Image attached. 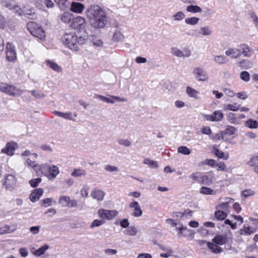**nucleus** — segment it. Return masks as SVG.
Masks as SVG:
<instances>
[{
	"label": "nucleus",
	"instance_id": "f257e3e1",
	"mask_svg": "<svg viewBox=\"0 0 258 258\" xmlns=\"http://www.w3.org/2000/svg\"><path fill=\"white\" fill-rule=\"evenodd\" d=\"M86 23L83 17H74L70 26L75 30L78 38V43L82 45L88 38L86 30Z\"/></svg>",
	"mask_w": 258,
	"mask_h": 258
},
{
	"label": "nucleus",
	"instance_id": "f03ea898",
	"mask_svg": "<svg viewBox=\"0 0 258 258\" xmlns=\"http://www.w3.org/2000/svg\"><path fill=\"white\" fill-rule=\"evenodd\" d=\"M87 16H107L112 15L109 9L97 5H91L86 11Z\"/></svg>",
	"mask_w": 258,
	"mask_h": 258
},
{
	"label": "nucleus",
	"instance_id": "7ed1b4c3",
	"mask_svg": "<svg viewBox=\"0 0 258 258\" xmlns=\"http://www.w3.org/2000/svg\"><path fill=\"white\" fill-rule=\"evenodd\" d=\"M61 40L63 44L68 48L73 51H78L79 47L77 45L78 38L75 32L66 33L62 37Z\"/></svg>",
	"mask_w": 258,
	"mask_h": 258
},
{
	"label": "nucleus",
	"instance_id": "20e7f679",
	"mask_svg": "<svg viewBox=\"0 0 258 258\" xmlns=\"http://www.w3.org/2000/svg\"><path fill=\"white\" fill-rule=\"evenodd\" d=\"M107 17H90V25L95 28H103L107 23Z\"/></svg>",
	"mask_w": 258,
	"mask_h": 258
},
{
	"label": "nucleus",
	"instance_id": "39448f33",
	"mask_svg": "<svg viewBox=\"0 0 258 258\" xmlns=\"http://www.w3.org/2000/svg\"><path fill=\"white\" fill-rule=\"evenodd\" d=\"M98 214L99 218L102 219L111 220L117 215L118 212L116 210L101 209L98 210Z\"/></svg>",
	"mask_w": 258,
	"mask_h": 258
},
{
	"label": "nucleus",
	"instance_id": "423d86ee",
	"mask_svg": "<svg viewBox=\"0 0 258 258\" xmlns=\"http://www.w3.org/2000/svg\"><path fill=\"white\" fill-rule=\"evenodd\" d=\"M192 74L199 81H206L209 79L206 72L201 67H195L193 69Z\"/></svg>",
	"mask_w": 258,
	"mask_h": 258
},
{
	"label": "nucleus",
	"instance_id": "0eeeda50",
	"mask_svg": "<svg viewBox=\"0 0 258 258\" xmlns=\"http://www.w3.org/2000/svg\"><path fill=\"white\" fill-rule=\"evenodd\" d=\"M2 5L3 7L10 10L14 9V10L16 12V14L20 16L23 15L21 9L19 6L16 5V3L14 0L4 1L2 2Z\"/></svg>",
	"mask_w": 258,
	"mask_h": 258
},
{
	"label": "nucleus",
	"instance_id": "6e6552de",
	"mask_svg": "<svg viewBox=\"0 0 258 258\" xmlns=\"http://www.w3.org/2000/svg\"><path fill=\"white\" fill-rule=\"evenodd\" d=\"M228 239L232 240V235L231 233L227 236H224L222 235H217L212 239V241L215 244L218 245H223L226 243L228 241Z\"/></svg>",
	"mask_w": 258,
	"mask_h": 258
},
{
	"label": "nucleus",
	"instance_id": "1a4fd4ad",
	"mask_svg": "<svg viewBox=\"0 0 258 258\" xmlns=\"http://www.w3.org/2000/svg\"><path fill=\"white\" fill-rule=\"evenodd\" d=\"M223 117V114L220 110L215 111L212 115L205 114L204 118L211 121H218Z\"/></svg>",
	"mask_w": 258,
	"mask_h": 258
},
{
	"label": "nucleus",
	"instance_id": "9d476101",
	"mask_svg": "<svg viewBox=\"0 0 258 258\" xmlns=\"http://www.w3.org/2000/svg\"><path fill=\"white\" fill-rule=\"evenodd\" d=\"M238 47L240 55L243 54L244 56L249 57H250L254 53L253 50L249 47L247 44H241Z\"/></svg>",
	"mask_w": 258,
	"mask_h": 258
},
{
	"label": "nucleus",
	"instance_id": "9b49d317",
	"mask_svg": "<svg viewBox=\"0 0 258 258\" xmlns=\"http://www.w3.org/2000/svg\"><path fill=\"white\" fill-rule=\"evenodd\" d=\"M129 207L133 208L132 215L135 217H139L142 215L143 211L138 203L136 201L133 202L130 204Z\"/></svg>",
	"mask_w": 258,
	"mask_h": 258
},
{
	"label": "nucleus",
	"instance_id": "f8f14e48",
	"mask_svg": "<svg viewBox=\"0 0 258 258\" xmlns=\"http://www.w3.org/2000/svg\"><path fill=\"white\" fill-rule=\"evenodd\" d=\"M16 184L15 177L11 174H8L6 176L5 185L6 187L10 190L13 189Z\"/></svg>",
	"mask_w": 258,
	"mask_h": 258
},
{
	"label": "nucleus",
	"instance_id": "ddd939ff",
	"mask_svg": "<svg viewBox=\"0 0 258 258\" xmlns=\"http://www.w3.org/2000/svg\"><path fill=\"white\" fill-rule=\"evenodd\" d=\"M17 148V144L12 142L7 143L5 148L2 149V152L8 155L11 156L14 154V151Z\"/></svg>",
	"mask_w": 258,
	"mask_h": 258
},
{
	"label": "nucleus",
	"instance_id": "4468645a",
	"mask_svg": "<svg viewBox=\"0 0 258 258\" xmlns=\"http://www.w3.org/2000/svg\"><path fill=\"white\" fill-rule=\"evenodd\" d=\"M43 189L41 188H37L32 191L30 195V199L31 202H35L38 201L42 195Z\"/></svg>",
	"mask_w": 258,
	"mask_h": 258
},
{
	"label": "nucleus",
	"instance_id": "2eb2a0df",
	"mask_svg": "<svg viewBox=\"0 0 258 258\" xmlns=\"http://www.w3.org/2000/svg\"><path fill=\"white\" fill-rule=\"evenodd\" d=\"M227 56H230L232 58H236L240 56L239 48H230L225 51Z\"/></svg>",
	"mask_w": 258,
	"mask_h": 258
},
{
	"label": "nucleus",
	"instance_id": "dca6fc26",
	"mask_svg": "<svg viewBox=\"0 0 258 258\" xmlns=\"http://www.w3.org/2000/svg\"><path fill=\"white\" fill-rule=\"evenodd\" d=\"M112 40L114 42L121 41L124 39V35L119 30H113L112 31Z\"/></svg>",
	"mask_w": 258,
	"mask_h": 258
},
{
	"label": "nucleus",
	"instance_id": "f3484780",
	"mask_svg": "<svg viewBox=\"0 0 258 258\" xmlns=\"http://www.w3.org/2000/svg\"><path fill=\"white\" fill-rule=\"evenodd\" d=\"M178 230V234L182 235L183 236H189L193 235L195 233L192 230L188 229L186 227L182 225L179 228H176Z\"/></svg>",
	"mask_w": 258,
	"mask_h": 258
},
{
	"label": "nucleus",
	"instance_id": "a211bd4d",
	"mask_svg": "<svg viewBox=\"0 0 258 258\" xmlns=\"http://www.w3.org/2000/svg\"><path fill=\"white\" fill-rule=\"evenodd\" d=\"M84 6L79 3L73 2L71 6V10L75 13L80 14L84 9Z\"/></svg>",
	"mask_w": 258,
	"mask_h": 258
},
{
	"label": "nucleus",
	"instance_id": "6ab92c4d",
	"mask_svg": "<svg viewBox=\"0 0 258 258\" xmlns=\"http://www.w3.org/2000/svg\"><path fill=\"white\" fill-rule=\"evenodd\" d=\"M45 168L48 169L49 174L53 177L55 178L59 173L58 168L55 165L48 166L47 165H43L41 168Z\"/></svg>",
	"mask_w": 258,
	"mask_h": 258
},
{
	"label": "nucleus",
	"instance_id": "aec40b11",
	"mask_svg": "<svg viewBox=\"0 0 258 258\" xmlns=\"http://www.w3.org/2000/svg\"><path fill=\"white\" fill-rule=\"evenodd\" d=\"M186 93L190 97L194 98L196 100L200 99L198 96L199 92L189 86H187L186 88Z\"/></svg>",
	"mask_w": 258,
	"mask_h": 258
},
{
	"label": "nucleus",
	"instance_id": "412c9836",
	"mask_svg": "<svg viewBox=\"0 0 258 258\" xmlns=\"http://www.w3.org/2000/svg\"><path fill=\"white\" fill-rule=\"evenodd\" d=\"M213 60L216 63L218 64H225L228 61L227 57L222 55H215L213 58Z\"/></svg>",
	"mask_w": 258,
	"mask_h": 258
},
{
	"label": "nucleus",
	"instance_id": "4be33fe9",
	"mask_svg": "<svg viewBox=\"0 0 258 258\" xmlns=\"http://www.w3.org/2000/svg\"><path fill=\"white\" fill-rule=\"evenodd\" d=\"M31 34L38 37L40 40H43L45 38V31L40 27L37 28L35 31H32Z\"/></svg>",
	"mask_w": 258,
	"mask_h": 258
},
{
	"label": "nucleus",
	"instance_id": "5701e85b",
	"mask_svg": "<svg viewBox=\"0 0 258 258\" xmlns=\"http://www.w3.org/2000/svg\"><path fill=\"white\" fill-rule=\"evenodd\" d=\"M237 64L241 69H248L252 65L251 62L247 59H242L237 62Z\"/></svg>",
	"mask_w": 258,
	"mask_h": 258
},
{
	"label": "nucleus",
	"instance_id": "b1692460",
	"mask_svg": "<svg viewBox=\"0 0 258 258\" xmlns=\"http://www.w3.org/2000/svg\"><path fill=\"white\" fill-rule=\"evenodd\" d=\"M207 246L214 253H219L223 251L221 247L219 246L218 244L210 242H207Z\"/></svg>",
	"mask_w": 258,
	"mask_h": 258
},
{
	"label": "nucleus",
	"instance_id": "393cba45",
	"mask_svg": "<svg viewBox=\"0 0 258 258\" xmlns=\"http://www.w3.org/2000/svg\"><path fill=\"white\" fill-rule=\"evenodd\" d=\"M104 195L105 193L103 191L99 189L94 190L91 194V196L92 198L97 199L98 201H102L103 199Z\"/></svg>",
	"mask_w": 258,
	"mask_h": 258
},
{
	"label": "nucleus",
	"instance_id": "a878e982",
	"mask_svg": "<svg viewBox=\"0 0 258 258\" xmlns=\"http://www.w3.org/2000/svg\"><path fill=\"white\" fill-rule=\"evenodd\" d=\"M45 62L47 66L53 71L58 73L61 72V67L55 62L50 60H46Z\"/></svg>",
	"mask_w": 258,
	"mask_h": 258
},
{
	"label": "nucleus",
	"instance_id": "bb28decb",
	"mask_svg": "<svg viewBox=\"0 0 258 258\" xmlns=\"http://www.w3.org/2000/svg\"><path fill=\"white\" fill-rule=\"evenodd\" d=\"M86 174V171L84 169L80 168L75 169L71 173V175L75 177L85 176Z\"/></svg>",
	"mask_w": 258,
	"mask_h": 258
},
{
	"label": "nucleus",
	"instance_id": "cd10ccee",
	"mask_svg": "<svg viewBox=\"0 0 258 258\" xmlns=\"http://www.w3.org/2000/svg\"><path fill=\"white\" fill-rule=\"evenodd\" d=\"M48 248L49 245L47 244H44L33 252L32 251V249H31V251L33 252V253L36 256H40L44 253L45 251Z\"/></svg>",
	"mask_w": 258,
	"mask_h": 258
},
{
	"label": "nucleus",
	"instance_id": "c85d7f7f",
	"mask_svg": "<svg viewBox=\"0 0 258 258\" xmlns=\"http://www.w3.org/2000/svg\"><path fill=\"white\" fill-rule=\"evenodd\" d=\"M90 39L93 45L96 47H101L103 46V41L96 36L91 35Z\"/></svg>",
	"mask_w": 258,
	"mask_h": 258
},
{
	"label": "nucleus",
	"instance_id": "c756f323",
	"mask_svg": "<svg viewBox=\"0 0 258 258\" xmlns=\"http://www.w3.org/2000/svg\"><path fill=\"white\" fill-rule=\"evenodd\" d=\"M235 131L236 129L234 127L232 126H228L224 131L221 133L222 138L224 139V137L227 135L229 136L234 135Z\"/></svg>",
	"mask_w": 258,
	"mask_h": 258
},
{
	"label": "nucleus",
	"instance_id": "7c9ffc66",
	"mask_svg": "<svg viewBox=\"0 0 258 258\" xmlns=\"http://www.w3.org/2000/svg\"><path fill=\"white\" fill-rule=\"evenodd\" d=\"M212 182V177L211 175H205L201 176L200 183L206 185H210Z\"/></svg>",
	"mask_w": 258,
	"mask_h": 258
},
{
	"label": "nucleus",
	"instance_id": "2f4dec72",
	"mask_svg": "<svg viewBox=\"0 0 258 258\" xmlns=\"http://www.w3.org/2000/svg\"><path fill=\"white\" fill-rule=\"evenodd\" d=\"M213 152L214 154L219 158L223 159L224 160H227L228 158V155H225L224 152L220 151L216 147H213Z\"/></svg>",
	"mask_w": 258,
	"mask_h": 258
},
{
	"label": "nucleus",
	"instance_id": "473e14b6",
	"mask_svg": "<svg viewBox=\"0 0 258 258\" xmlns=\"http://www.w3.org/2000/svg\"><path fill=\"white\" fill-rule=\"evenodd\" d=\"M143 163L145 164L148 165L150 168L155 169L158 168L157 162L151 160L149 158H145L143 160Z\"/></svg>",
	"mask_w": 258,
	"mask_h": 258
},
{
	"label": "nucleus",
	"instance_id": "72a5a7b5",
	"mask_svg": "<svg viewBox=\"0 0 258 258\" xmlns=\"http://www.w3.org/2000/svg\"><path fill=\"white\" fill-rule=\"evenodd\" d=\"M215 216L217 219L223 220L226 218L227 214L225 211L217 209V211L215 212Z\"/></svg>",
	"mask_w": 258,
	"mask_h": 258
},
{
	"label": "nucleus",
	"instance_id": "f704fd0d",
	"mask_svg": "<svg viewBox=\"0 0 258 258\" xmlns=\"http://www.w3.org/2000/svg\"><path fill=\"white\" fill-rule=\"evenodd\" d=\"M186 11L192 13H200L202 12V9L196 5H190L186 7Z\"/></svg>",
	"mask_w": 258,
	"mask_h": 258
},
{
	"label": "nucleus",
	"instance_id": "c9c22d12",
	"mask_svg": "<svg viewBox=\"0 0 258 258\" xmlns=\"http://www.w3.org/2000/svg\"><path fill=\"white\" fill-rule=\"evenodd\" d=\"M255 231H253L251 230V228L249 227H245L243 226V229H241L238 232V237L239 235H242L243 234L248 235L254 232Z\"/></svg>",
	"mask_w": 258,
	"mask_h": 258
},
{
	"label": "nucleus",
	"instance_id": "e433bc0d",
	"mask_svg": "<svg viewBox=\"0 0 258 258\" xmlns=\"http://www.w3.org/2000/svg\"><path fill=\"white\" fill-rule=\"evenodd\" d=\"M246 126L250 128H258V122L256 120L249 119L245 122Z\"/></svg>",
	"mask_w": 258,
	"mask_h": 258
},
{
	"label": "nucleus",
	"instance_id": "4c0bfd02",
	"mask_svg": "<svg viewBox=\"0 0 258 258\" xmlns=\"http://www.w3.org/2000/svg\"><path fill=\"white\" fill-rule=\"evenodd\" d=\"M200 193L207 195H214L216 194L215 192L212 189L206 186H202L201 188Z\"/></svg>",
	"mask_w": 258,
	"mask_h": 258
},
{
	"label": "nucleus",
	"instance_id": "58836bf2",
	"mask_svg": "<svg viewBox=\"0 0 258 258\" xmlns=\"http://www.w3.org/2000/svg\"><path fill=\"white\" fill-rule=\"evenodd\" d=\"M137 233V229L134 226H130L123 231V233L126 235L135 236Z\"/></svg>",
	"mask_w": 258,
	"mask_h": 258
},
{
	"label": "nucleus",
	"instance_id": "ea45409f",
	"mask_svg": "<svg viewBox=\"0 0 258 258\" xmlns=\"http://www.w3.org/2000/svg\"><path fill=\"white\" fill-rule=\"evenodd\" d=\"M171 53L178 57H183V52L177 47H172L171 48Z\"/></svg>",
	"mask_w": 258,
	"mask_h": 258
},
{
	"label": "nucleus",
	"instance_id": "a19ab883",
	"mask_svg": "<svg viewBox=\"0 0 258 258\" xmlns=\"http://www.w3.org/2000/svg\"><path fill=\"white\" fill-rule=\"evenodd\" d=\"M18 91V90L14 86L8 85L5 93L11 96H15Z\"/></svg>",
	"mask_w": 258,
	"mask_h": 258
},
{
	"label": "nucleus",
	"instance_id": "79ce46f5",
	"mask_svg": "<svg viewBox=\"0 0 258 258\" xmlns=\"http://www.w3.org/2000/svg\"><path fill=\"white\" fill-rule=\"evenodd\" d=\"M39 27H40L34 22H29L27 23V28L31 33Z\"/></svg>",
	"mask_w": 258,
	"mask_h": 258
},
{
	"label": "nucleus",
	"instance_id": "37998d69",
	"mask_svg": "<svg viewBox=\"0 0 258 258\" xmlns=\"http://www.w3.org/2000/svg\"><path fill=\"white\" fill-rule=\"evenodd\" d=\"M104 169L106 171L109 172H118L119 169L117 167L110 164L106 165L104 166Z\"/></svg>",
	"mask_w": 258,
	"mask_h": 258
},
{
	"label": "nucleus",
	"instance_id": "c03bdc74",
	"mask_svg": "<svg viewBox=\"0 0 258 258\" xmlns=\"http://www.w3.org/2000/svg\"><path fill=\"white\" fill-rule=\"evenodd\" d=\"M16 58V54L15 51H7V58L9 61H13Z\"/></svg>",
	"mask_w": 258,
	"mask_h": 258
},
{
	"label": "nucleus",
	"instance_id": "a18cd8bd",
	"mask_svg": "<svg viewBox=\"0 0 258 258\" xmlns=\"http://www.w3.org/2000/svg\"><path fill=\"white\" fill-rule=\"evenodd\" d=\"M240 106V105H238L237 107L236 103H234L232 104H228L225 105V109L226 110L236 111L239 109Z\"/></svg>",
	"mask_w": 258,
	"mask_h": 258
},
{
	"label": "nucleus",
	"instance_id": "49530a36",
	"mask_svg": "<svg viewBox=\"0 0 258 258\" xmlns=\"http://www.w3.org/2000/svg\"><path fill=\"white\" fill-rule=\"evenodd\" d=\"M240 78L242 80L248 82L250 79L249 73L247 71H242L240 74Z\"/></svg>",
	"mask_w": 258,
	"mask_h": 258
},
{
	"label": "nucleus",
	"instance_id": "de8ad7c7",
	"mask_svg": "<svg viewBox=\"0 0 258 258\" xmlns=\"http://www.w3.org/2000/svg\"><path fill=\"white\" fill-rule=\"evenodd\" d=\"M178 152L183 155H189L190 151L186 146H180L178 148Z\"/></svg>",
	"mask_w": 258,
	"mask_h": 258
},
{
	"label": "nucleus",
	"instance_id": "09e8293b",
	"mask_svg": "<svg viewBox=\"0 0 258 258\" xmlns=\"http://www.w3.org/2000/svg\"><path fill=\"white\" fill-rule=\"evenodd\" d=\"M70 199V198H69V197L61 196L59 198V203L61 204L63 206L67 207L68 204H69Z\"/></svg>",
	"mask_w": 258,
	"mask_h": 258
},
{
	"label": "nucleus",
	"instance_id": "8fccbe9b",
	"mask_svg": "<svg viewBox=\"0 0 258 258\" xmlns=\"http://www.w3.org/2000/svg\"><path fill=\"white\" fill-rule=\"evenodd\" d=\"M258 161V156H255L250 158V160L247 162V165L251 167L256 166V164Z\"/></svg>",
	"mask_w": 258,
	"mask_h": 258
},
{
	"label": "nucleus",
	"instance_id": "3c124183",
	"mask_svg": "<svg viewBox=\"0 0 258 258\" xmlns=\"http://www.w3.org/2000/svg\"><path fill=\"white\" fill-rule=\"evenodd\" d=\"M241 194L244 198H246L249 196L254 195L255 194V192L251 189H246L242 191Z\"/></svg>",
	"mask_w": 258,
	"mask_h": 258
},
{
	"label": "nucleus",
	"instance_id": "603ef678",
	"mask_svg": "<svg viewBox=\"0 0 258 258\" xmlns=\"http://www.w3.org/2000/svg\"><path fill=\"white\" fill-rule=\"evenodd\" d=\"M118 143L119 145H122L124 147H129L132 145L131 142L127 139H118Z\"/></svg>",
	"mask_w": 258,
	"mask_h": 258
},
{
	"label": "nucleus",
	"instance_id": "864d4df0",
	"mask_svg": "<svg viewBox=\"0 0 258 258\" xmlns=\"http://www.w3.org/2000/svg\"><path fill=\"white\" fill-rule=\"evenodd\" d=\"M200 33L203 35H210L212 31L208 27H204L201 28Z\"/></svg>",
	"mask_w": 258,
	"mask_h": 258
},
{
	"label": "nucleus",
	"instance_id": "5fc2aeb1",
	"mask_svg": "<svg viewBox=\"0 0 258 258\" xmlns=\"http://www.w3.org/2000/svg\"><path fill=\"white\" fill-rule=\"evenodd\" d=\"M42 179L41 178H37L35 179H32L29 181V183L31 186L33 187H36L38 186L39 183L41 181Z\"/></svg>",
	"mask_w": 258,
	"mask_h": 258
},
{
	"label": "nucleus",
	"instance_id": "6e6d98bb",
	"mask_svg": "<svg viewBox=\"0 0 258 258\" xmlns=\"http://www.w3.org/2000/svg\"><path fill=\"white\" fill-rule=\"evenodd\" d=\"M199 21V19L197 17H190L185 19V22L190 25L196 24Z\"/></svg>",
	"mask_w": 258,
	"mask_h": 258
},
{
	"label": "nucleus",
	"instance_id": "4d7b16f0",
	"mask_svg": "<svg viewBox=\"0 0 258 258\" xmlns=\"http://www.w3.org/2000/svg\"><path fill=\"white\" fill-rule=\"evenodd\" d=\"M110 25L112 27V31L113 30H121V27H120L121 25L118 22H117L116 21L114 20L113 22H111Z\"/></svg>",
	"mask_w": 258,
	"mask_h": 258
},
{
	"label": "nucleus",
	"instance_id": "13d9d810",
	"mask_svg": "<svg viewBox=\"0 0 258 258\" xmlns=\"http://www.w3.org/2000/svg\"><path fill=\"white\" fill-rule=\"evenodd\" d=\"M217 209L222 210L225 211H228L229 208V205H227V203L223 202L222 203L219 204V205L216 207Z\"/></svg>",
	"mask_w": 258,
	"mask_h": 258
},
{
	"label": "nucleus",
	"instance_id": "bf43d9fd",
	"mask_svg": "<svg viewBox=\"0 0 258 258\" xmlns=\"http://www.w3.org/2000/svg\"><path fill=\"white\" fill-rule=\"evenodd\" d=\"M104 223V221L101 220H95L93 221L90 225V228H93L94 227H98Z\"/></svg>",
	"mask_w": 258,
	"mask_h": 258
},
{
	"label": "nucleus",
	"instance_id": "052dcab7",
	"mask_svg": "<svg viewBox=\"0 0 258 258\" xmlns=\"http://www.w3.org/2000/svg\"><path fill=\"white\" fill-rule=\"evenodd\" d=\"M31 94L33 96H34L36 98H39V99H40L45 96V95L44 94H43L41 92H40V91H35V90L32 91Z\"/></svg>",
	"mask_w": 258,
	"mask_h": 258
},
{
	"label": "nucleus",
	"instance_id": "680f3d73",
	"mask_svg": "<svg viewBox=\"0 0 258 258\" xmlns=\"http://www.w3.org/2000/svg\"><path fill=\"white\" fill-rule=\"evenodd\" d=\"M40 226H32L30 228V231L34 235H36L39 233L40 231Z\"/></svg>",
	"mask_w": 258,
	"mask_h": 258
},
{
	"label": "nucleus",
	"instance_id": "e2e57ef3",
	"mask_svg": "<svg viewBox=\"0 0 258 258\" xmlns=\"http://www.w3.org/2000/svg\"><path fill=\"white\" fill-rule=\"evenodd\" d=\"M52 199V198H46L40 202V203H42V205H44L45 207L50 206L51 205Z\"/></svg>",
	"mask_w": 258,
	"mask_h": 258
},
{
	"label": "nucleus",
	"instance_id": "0e129e2a",
	"mask_svg": "<svg viewBox=\"0 0 258 258\" xmlns=\"http://www.w3.org/2000/svg\"><path fill=\"white\" fill-rule=\"evenodd\" d=\"M228 119L231 123H237V119L235 116V114L233 113H229L228 115Z\"/></svg>",
	"mask_w": 258,
	"mask_h": 258
},
{
	"label": "nucleus",
	"instance_id": "69168bd1",
	"mask_svg": "<svg viewBox=\"0 0 258 258\" xmlns=\"http://www.w3.org/2000/svg\"><path fill=\"white\" fill-rule=\"evenodd\" d=\"M199 174H200L199 172L194 173L190 176V177L194 181L200 183L201 176H199Z\"/></svg>",
	"mask_w": 258,
	"mask_h": 258
},
{
	"label": "nucleus",
	"instance_id": "338daca9",
	"mask_svg": "<svg viewBox=\"0 0 258 258\" xmlns=\"http://www.w3.org/2000/svg\"><path fill=\"white\" fill-rule=\"evenodd\" d=\"M201 132L202 134L207 135H210L212 133L210 127H203L202 128Z\"/></svg>",
	"mask_w": 258,
	"mask_h": 258
},
{
	"label": "nucleus",
	"instance_id": "774afa93",
	"mask_svg": "<svg viewBox=\"0 0 258 258\" xmlns=\"http://www.w3.org/2000/svg\"><path fill=\"white\" fill-rule=\"evenodd\" d=\"M120 225L121 227L125 228L128 227L130 223L128 221V219H123L120 221Z\"/></svg>",
	"mask_w": 258,
	"mask_h": 258
}]
</instances>
